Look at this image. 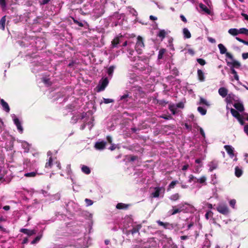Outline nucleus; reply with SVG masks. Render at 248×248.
Instances as JSON below:
<instances>
[{"label":"nucleus","mask_w":248,"mask_h":248,"mask_svg":"<svg viewBox=\"0 0 248 248\" xmlns=\"http://www.w3.org/2000/svg\"><path fill=\"white\" fill-rule=\"evenodd\" d=\"M144 47V44L143 38L139 36L137 37V41L135 45V49L138 54H141L142 49Z\"/></svg>","instance_id":"1"},{"label":"nucleus","mask_w":248,"mask_h":248,"mask_svg":"<svg viewBox=\"0 0 248 248\" xmlns=\"http://www.w3.org/2000/svg\"><path fill=\"white\" fill-rule=\"evenodd\" d=\"M217 210L220 213L223 215L227 216L230 213L229 209L228 206L225 204H219L217 208Z\"/></svg>","instance_id":"2"},{"label":"nucleus","mask_w":248,"mask_h":248,"mask_svg":"<svg viewBox=\"0 0 248 248\" xmlns=\"http://www.w3.org/2000/svg\"><path fill=\"white\" fill-rule=\"evenodd\" d=\"M108 80L107 78H102L100 80L98 85L97 86V91L98 92H100L101 91H104L106 87L108 86Z\"/></svg>","instance_id":"3"},{"label":"nucleus","mask_w":248,"mask_h":248,"mask_svg":"<svg viewBox=\"0 0 248 248\" xmlns=\"http://www.w3.org/2000/svg\"><path fill=\"white\" fill-rule=\"evenodd\" d=\"M187 203H181L177 205L178 208L176 206H172V209L170 211L171 215H174L177 213H179L184 210V207L185 205H187Z\"/></svg>","instance_id":"4"},{"label":"nucleus","mask_w":248,"mask_h":248,"mask_svg":"<svg viewBox=\"0 0 248 248\" xmlns=\"http://www.w3.org/2000/svg\"><path fill=\"white\" fill-rule=\"evenodd\" d=\"M218 47L219 49L220 54H225L226 57L230 59L231 60H233V56L230 53L227 52V49L223 44H218Z\"/></svg>","instance_id":"5"},{"label":"nucleus","mask_w":248,"mask_h":248,"mask_svg":"<svg viewBox=\"0 0 248 248\" xmlns=\"http://www.w3.org/2000/svg\"><path fill=\"white\" fill-rule=\"evenodd\" d=\"M232 60V62L226 61L227 64L230 67V68H231V67H232L233 69H234V68H239L241 66L240 62L234 60L233 58V60Z\"/></svg>","instance_id":"6"},{"label":"nucleus","mask_w":248,"mask_h":248,"mask_svg":"<svg viewBox=\"0 0 248 248\" xmlns=\"http://www.w3.org/2000/svg\"><path fill=\"white\" fill-rule=\"evenodd\" d=\"M155 191L151 194V196L153 198H158L159 196L160 192L162 190L164 191V188L162 187H155L154 188Z\"/></svg>","instance_id":"7"},{"label":"nucleus","mask_w":248,"mask_h":248,"mask_svg":"<svg viewBox=\"0 0 248 248\" xmlns=\"http://www.w3.org/2000/svg\"><path fill=\"white\" fill-rule=\"evenodd\" d=\"M107 142L104 141H97L95 143L94 148L99 150H102L105 148Z\"/></svg>","instance_id":"8"},{"label":"nucleus","mask_w":248,"mask_h":248,"mask_svg":"<svg viewBox=\"0 0 248 248\" xmlns=\"http://www.w3.org/2000/svg\"><path fill=\"white\" fill-rule=\"evenodd\" d=\"M20 232L22 233L27 234L29 236H32V235L36 234V231L34 230H29L27 229H24V228L21 229L20 230Z\"/></svg>","instance_id":"9"},{"label":"nucleus","mask_w":248,"mask_h":248,"mask_svg":"<svg viewBox=\"0 0 248 248\" xmlns=\"http://www.w3.org/2000/svg\"><path fill=\"white\" fill-rule=\"evenodd\" d=\"M224 149H225L226 151L228 153V154L231 157H233L234 156V153H233V148L232 147L231 145H225L224 147Z\"/></svg>","instance_id":"10"},{"label":"nucleus","mask_w":248,"mask_h":248,"mask_svg":"<svg viewBox=\"0 0 248 248\" xmlns=\"http://www.w3.org/2000/svg\"><path fill=\"white\" fill-rule=\"evenodd\" d=\"M233 107L239 112H243L245 110L243 104L242 103L237 102L233 104Z\"/></svg>","instance_id":"11"},{"label":"nucleus","mask_w":248,"mask_h":248,"mask_svg":"<svg viewBox=\"0 0 248 248\" xmlns=\"http://www.w3.org/2000/svg\"><path fill=\"white\" fill-rule=\"evenodd\" d=\"M197 75L199 81H200L201 82H203L205 80L204 74L202 70L198 69L197 70Z\"/></svg>","instance_id":"12"},{"label":"nucleus","mask_w":248,"mask_h":248,"mask_svg":"<svg viewBox=\"0 0 248 248\" xmlns=\"http://www.w3.org/2000/svg\"><path fill=\"white\" fill-rule=\"evenodd\" d=\"M130 206L129 204H125L124 203L120 202L117 204L116 205V208L120 210H127L129 206Z\"/></svg>","instance_id":"13"},{"label":"nucleus","mask_w":248,"mask_h":248,"mask_svg":"<svg viewBox=\"0 0 248 248\" xmlns=\"http://www.w3.org/2000/svg\"><path fill=\"white\" fill-rule=\"evenodd\" d=\"M14 124H16V125L17 127V129L18 131L22 133L23 131V128L21 126V123L19 120V119L17 118H16L14 119Z\"/></svg>","instance_id":"14"},{"label":"nucleus","mask_w":248,"mask_h":248,"mask_svg":"<svg viewBox=\"0 0 248 248\" xmlns=\"http://www.w3.org/2000/svg\"><path fill=\"white\" fill-rule=\"evenodd\" d=\"M22 147L24 149L25 153H28L30 150L31 145L27 141H24L22 142Z\"/></svg>","instance_id":"15"},{"label":"nucleus","mask_w":248,"mask_h":248,"mask_svg":"<svg viewBox=\"0 0 248 248\" xmlns=\"http://www.w3.org/2000/svg\"><path fill=\"white\" fill-rule=\"evenodd\" d=\"M218 93L222 97H225L227 95L228 90L224 87H221L218 90Z\"/></svg>","instance_id":"16"},{"label":"nucleus","mask_w":248,"mask_h":248,"mask_svg":"<svg viewBox=\"0 0 248 248\" xmlns=\"http://www.w3.org/2000/svg\"><path fill=\"white\" fill-rule=\"evenodd\" d=\"M0 104L2 105L3 109L7 112H9L10 111V108L7 102H6L3 99L0 100Z\"/></svg>","instance_id":"17"},{"label":"nucleus","mask_w":248,"mask_h":248,"mask_svg":"<svg viewBox=\"0 0 248 248\" xmlns=\"http://www.w3.org/2000/svg\"><path fill=\"white\" fill-rule=\"evenodd\" d=\"M120 43V38L118 36L115 37L111 41V47L114 48L117 47V45Z\"/></svg>","instance_id":"18"},{"label":"nucleus","mask_w":248,"mask_h":248,"mask_svg":"<svg viewBox=\"0 0 248 248\" xmlns=\"http://www.w3.org/2000/svg\"><path fill=\"white\" fill-rule=\"evenodd\" d=\"M167 34V32L165 30H160L157 34V36L163 40Z\"/></svg>","instance_id":"19"},{"label":"nucleus","mask_w":248,"mask_h":248,"mask_svg":"<svg viewBox=\"0 0 248 248\" xmlns=\"http://www.w3.org/2000/svg\"><path fill=\"white\" fill-rule=\"evenodd\" d=\"M217 163L215 161H211L209 164V170L210 171H213V170L216 169L217 167Z\"/></svg>","instance_id":"20"},{"label":"nucleus","mask_w":248,"mask_h":248,"mask_svg":"<svg viewBox=\"0 0 248 248\" xmlns=\"http://www.w3.org/2000/svg\"><path fill=\"white\" fill-rule=\"evenodd\" d=\"M180 198V195L179 193H175L171 195L169 199L172 202H176L179 200Z\"/></svg>","instance_id":"21"},{"label":"nucleus","mask_w":248,"mask_h":248,"mask_svg":"<svg viewBox=\"0 0 248 248\" xmlns=\"http://www.w3.org/2000/svg\"><path fill=\"white\" fill-rule=\"evenodd\" d=\"M5 22L6 16H4L0 20V29L2 31L5 30Z\"/></svg>","instance_id":"22"},{"label":"nucleus","mask_w":248,"mask_h":248,"mask_svg":"<svg viewBox=\"0 0 248 248\" xmlns=\"http://www.w3.org/2000/svg\"><path fill=\"white\" fill-rule=\"evenodd\" d=\"M230 111L232 115L236 119L239 118L241 116L238 111L234 108H231Z\"/></svg>","instance_id":"23"},{"label":"nucleus","mask_w":248,"mask_h":248,"mask_svg":"<svg viewBox=\"0 0 248 248\" xmlns=\"http://www.w3.org/2000/svg\"><path fill=\"white\" fill-rule=\"evenodd\" d=\"M200 8L206 14L210 15L211 14V11L203 4L200 3L199 4Z\"/></svg>","instance_id":"24"},{"label":"nucleus","mask_w":248,"mask_h":248,"mask_svg":"<svg viewBox=\"0 0 248 248\" xmlns=\"http://www.w3.org/2000/svg\"><path fill=\"white\" fill-rule=\"evenodd\" d=\"M228 32L233 36H236L239 33V30L235 28L230 29L228 31Z\"/></svg>","instance_id":"25"},{"label":"nucleus","mask_w":248,"mask_h":248,"mask_svg":"<svg viewBox=\"0 0 248 248\" xmlns=\"http://www.w3.org/2000/svg\"><path fill=\"white\" fill-rule=\"evenodd\" d=\"M140 228V225H137V226L133 227L131 230H129L128 232L131 233L132 234H134L137 232H138Z\"/></svg>","instance_id":"26"},{"label":"nucleus","mask_w":248,"mask_h":248,"mask_svg":"<svg viewBox=\"0 0 248 248\" xmlns=\"http://www.w3.org/2000/svg\"><path fill=\"white\" fill-rule=\"evenodd\" d=\"M166 52V49L165 48H161L158 52L157 59L161 60L163 59V55Z\"/></svg>","instance_id":"27"},{"label":"nucleus","mask_w":248,"mask_h":248,"mask_svg":"<svg viewBox=\"0 0 248 248\" xmlns=\"http://www.w3.org/2000/svg\"><path fill=\"white\" fill-rule=\"evenodd\" d=\"M184 37L186 38H190L191 36V33L187 28H184L183 30Z\"/></svg>","instance_id":"28"},{"label":"nucleus","mask_w":248,"mask_h":248,"mask_svg":"<svg viewBox=\"0 0 248 248\" xmlns=\"http://www.w3.org/2000/svg\"><path fill=\"white\" fill-rule=\"evenodd\" d=\"M81 170L86 174H89L91 173V170L90 168L87 166H83L81 168Z\"/></svg>","instance_id":"29"},{"label":"nucleus","mask_w":248,"mask_h":248,"mask_svg":"<svg viewBox=\"0 0 248 248\" xmlns=\"http://www.w3.org/2000/svg\"><path fill=\"white\" fill-rule=\"evenodd\" d=\"M242 174V170L238 167L235 168V175L237 177H240Z\"/></svg>","instance_id":"30"},{"label":"nucleus","mask_w":248,"mask_h":248,"mask_svg":"<svg viewBox=\"0 0 248 248\" xmlns=\"http://www.w3.org/2000/svg\"><path fill=\"white\" fill-rule=\"evenodd\" d=\"M6 0H0V6L2 11H5L6 10Z\"/></svg>","instance_id":"31"},{"label":"nucleus","mask_w":248,"mask_h":248,"mask_svg":"<svg viewBox=\"0 0 248 248\" xmlns=\"http://www.w3.org/2000/svg\"><path fill=\"white\" fill-rule=\"evenodd\" d=\"M230 70H231V73L234 75V78L236 80L238 81L239 80V76L237 75V72L234 69H233L232 67H231V68H230Z\"/></svg>","instance_id":"32"},{"label":"nucleus","mask_w":248,"mask_h":248,"mask_svg":"<svg viewBox=\"0 0 248 248\" xmlns=\"http://www.w3.org/2000/svg\"><path fill=\"white\" fill-rule=\"evenodd\" d=\"M157 223L159 225L163 226L164 228L167 229L168 228V226L169 225V223L168 222H163L160 220H157L156 221Z\"/></svg>","instance_id":"33"},{"label":"nucleus","mask_w":248,"mask_h":248,"mask_svg":"<svg viewBox=\"0 0 248 248\" xmlns=\"http://www.w3.org/2000/svg\"><path fill=\"white\" fill-rule=\"evenodd\" d=\"M156 103L159 105L165 106L168 103V102L166 101V100H165L164 99H161V100L157 99Z\"/></svg>","instance_id":"34"},{"label":"nucleus","mask_w":248,"mask_h":248,"mask_svg":"<svg viewBox=\"0 0 248 248\" xmlns=\"http://www.w3.org/2000/svg\"><path fill=\"white\" fill-rule=\"evenodd\" d=\"M115 68L114 66L111 65L108 68L107 73L109 76L111 77L112 76Z\"/></svg>","instance_id":"35"},{"label":"nucleus","mask_w":248,"mask_h":248,"mask_svg":"<svg viewBox=\"0 0 248 248\" xmlns=\"http://www.w3.org/2000/svg\"><path fill=\"white\" fill-rule=\"evenodd\" d=\"M178 183V181L177 180L172 181L168 186V190L170 189L174 188L175 185Z\"/></svg>","instance_id":"36"},{"label":"nucleus","mask_w":248,"mask_h":248,"mask_svg":"<svg viewBox=\"0 0 248 248\" xmlns=\"http://www.w3.org/2000/svg\"><path fill=\"white\" fill-rule=\"evenodd\" d=\"M206 181V177L205 176H202L200 178L197 179L195 183H199L200 184H204Z\"/></svg>","instance_id":"37"},{"label":"nucleus","mask_w":248,"mask_h":248,"mask_svg":"<svg viewBox=\"0 0 248 248\" xmlns=\"http://www.w3.org/2000/svg\"><path fill=\"white\" fill-rule=\"evenodd\" d=\"M52 165H53V164H52V157L50 156L49 158L48 162H47L46 163L45 167L46 168H50L52 167Z\"/></svg>","instance_id":"38"},{"label":"nucleus","mask_w":248,"mask_h":248,"mask_svg":"<svg viewBox=\"0 0 248 248\" xmlns=\"http://www.w3.org/2000/svg\"><path fill=\"white\" fill-rule=\"evenodd\" d=\"M198 111L202 115L206 114L207 110L206 109L201 107H199L197 108Z\"/></svg>","instance_id":"39"},{"label":"nucleus","mask_w":248,"mask_h":248,"mask_svg":"<svg viewBox=\"0 0 248 248\" xmlns=\"http://www.w3.org/2000/svg\"><path fill=\"white\" fill-rule=\"evenodd\" d=\"M42 235H38L31 242V244L34 245L38 243L42 238Z\"/></svg>","instance_id":"40"},{"label":"nucleus","mask_w":248,"mask_h":248,"mask_svg":"<svg viewBox=\"0 0 248 248\" xmlns=\"http://www.w3.org/2000/svg\"><path fill=\"white\" fill-rule=\"evenodd\" d=\"M37 172H28L24 174V176L26 177H34L36 175Z\"/></svg>","instance_id":"41"},{"label":"nucleus","mask_w":248,"mask_h":248,"mask_svg":"<svg viewBox=\"0 0 248 248\" xmlns=\"http://www.w3.org/2000/svg\"><path fill=\"white\" fill-rule=\"evenodd\" d=\"M199 104L205 105L207 106H209L208 102L205 99L202 97L200 98Z\"/></svg>","instance_id":"42"},{"label":"nucleus","mask_w":248,"mask_h":248,"mask_svg":"<svg viewBox=\"0 0 248 248\" xmlns=\"http://www.w3.org/2000/svg\"><path fill=\"white\" fill-rule=\"evenodd\" d=\"M239 33L245 34L248 35V29L246 28H241L239 29Z\"/></svg>","instance_id":"43"},{"label":"nucleus","mask_w":248,"mask_h":248,"mask_svg":"<svg viewBox=\"0 0 248 248\" xmlns=\"http://www.w3.org/2000/svg\"><path fill=\"white\" fill-rule=\"evenodd\" d=\"M129 97V94L128 93L124 94V95L120 97V100H123L124 102H127V98Z\"/></svg>","instance_id":"44"},{"label":"nucleus","mask_w":248,"mask_h":248,"mask_svg":"<svg viewBox=\"0 0 248 248\" xmlns=\"http://www.w3.org/2000/svg\"><path fill=\"white\" fill-rule=\"evenodd\" d=\"M138 158V156L130 155L128 157V160L130 162H133Z\"/></svg>","instance_id":"45"},{"label":"nucleus","mask_w":248,"mask_h":248,"mask_svg":"<svg viewBox=\"0 0 248 248\" xmlns=\"http://www.w3.org/2000/svg\"><path fill=\"white\" fill-rule=\"evenodd\" d=\"M213 215V213L211 211H208L205 215V218L208 219L210 217H212Z\"/></svg>","instance_id":"46"},{"label":"nucleus","mask_w":248,"mask_h":248,"mask_svg":"<svg viewBox=\"0 0 248 248\" xmlns=\"http://www.w3.org/2000/svg\"><path fill=\"white\" fill-rule=\"evenodd\" d=\"M197 62L201 65H204L206 64V62L204 60L201 58L197 59Z\"/></svg>","instance_id":"47"},{"label":"nucleus","mask_w":248,"mask_h":248,"mask_svg":"<svg viewBox=\"0 0 248 248\" xmlns=\"http://www.w3.org/2000/svg\"><path fill=\"white\" fill-rule=\"evenodd\" d=\"M197 178H196L194 175L190 174L189 176L188 182L191 183L192 181H194V182L195 183V181H197Z\"/></svg>","instance_id":"48"},{"label":"nucleus","mask_w":248,"mask_h":248,"mask_svg":"<svg viewBox=\"0 0 248 248\" xmlns=\"http://www.w3.org/2000/svg\"><path fill=\"white\" fill-rule=\"evenodd\" d=\"M104 103L105 104H108L114 102V100L109 98H103Z\"/></svg>","instance_id":"49"},{"label":"nucleus","mask_w":248,"mask_h":248,"mask_svg":"<svg viewBox=\"0 0 248 248\" xmlns=\"http://www.w3.org/2000/svg\"><path fill=\"white\" fill-rule=\"evenodd\" d=\"M229 203L231 207H232L233 208H234L236 204V200L234 199L231 200L229 202Z\"/></svg>","instance_id":"50"},{"label":"nucleus","mask_w":248,"mask_h":248,"mask_svg":"<svg viewBox=\"0 0 248 248\" xmlns=\"http://www.w3.org/2000/svg\"><path fill=\"white\" fill-rule=\"evenodd\" d=\"M85 202L87 206H90L93 204V201L89 199H85Z\"/></svg>","instance_id":"51"},{"label":"nucleus","mask_w":248,"mask_h":248,"mask_svg":"<svg viewBox=\"0 0 248 248\" xmlns=\"http://www.w3.org/2000/svg\"><path fill=\"white\" fill-rule=\"evenodd\" d=\"M169 109L172 112V114L174 115L176 113V109L173 108V106H170Z\"/></svg>","instance_id":"52"},{"label":"nucleus","mask_w":248,"mask_h":248,"mask_svg":"<svg viewBox=\"0 0 248 248\" xmlns=\"http://www.w3.org/2000/svg\"><path fill=\"white\" fill-rule=\"evenodd\" d=\"M176 107L178 108H184V104L182 102H179L176 104Z\"/></svg>","instance_id":"53"},{"label":"nucleus","mask_w":248,"mask_h":248,"mask_svg":"<svg viewBox=\"0 0 248 248\" xmlns=\"http://www.w3.org/2000/svg\"><path fill=\"white\" fill-rule=\"evenodd\" d=\"M200 132L203 138H205V133L203 130V129L202 127H200L199 128Z\"/></svg>","instance_id":"54"},{"label":"nucleus","mask_w":248,"mask_h":248,"mask_svg":"<svg viewBox=\"0 0 248 248\" xmlns=\"http://www.w3.org/2000/svg\"><path fill=\"white\" fill-rule=\"evenodd\" d=\"M240 124L242 125L244 124V120L242 116H240L239 118H237Z\"/></svg>","instance_id":"55"},{"label":"nucleus","mask_w":248,"mask_h":248,"mask_svg":"<svg viewBox=\"0 0 248 248\" xmlns=\"http://www.w3.org/2000/svg\"><path fill=\"white\" fill-rule=\"evenodd\" d=\"M50 0H42L40 1V4L41 5H45L47 3H48Z\"/></svg>","instance_id":"56"},{"label":"nucleus","mask_w":248,"mask_h":248,"mask_svg":"<svg viewBox=\"0 0 248 248\" xmlns=\"http://www.w3.org/2000/svg\"><path fill=\"white\" fill-rule=\"evenodd\" d=\"M107 141L110 144H112V138L110 136H108L107 137Z\"/></svg>","instance_id":"57"},{"label":"nucleus","mask_w":248,"mask_h":248,"mask_svg":"<svg viewBox=\"0 0 248 248\" xmlns=\"http://www.w3.org/2000/svg\"><path fill=\"white\" fill-rule=\"evenodd\" d=\"M242 58L244 60L248 59V52L243 53L242 54Z\"/></svg>","instance_id":"58"},{"label":"nucleus","mask_w":248,"mask_h":248,"mask_svg":"<svg viewBox=\"0 0 248 248\" xmlns=\"http://www.w3.org/2000/svg\"><path fill=\"white\" fill-rule=\"evenodd\" d=\"M180 18L181 19V20L185 23H186L187 22V19H186V18L185 17V16L183 15H181L180 16Z\"/></svg>","instance_id":"59"},{"label":"nucleus","mask_w":248,"mask_h":248,"mask_svg":"<svg viewBox=\"0 0 248 248\" xmlns=\"http://www.w3.org/2000/svg\"><path fill=\"white\" fill-rule=\"evenodd\" d=\"M244 131L246 134L248 136V124L245 125L244 128Z\"/></svg>","instance_id":"60"},{"label":"nucleus","mask_w":248,"mask_h":248,"mask_svg":"<svg viewBox=\"0 0 248 248\" xmlns=\"http://www.w3.org/2000/svg\"><path fill=\"white\" fill-rule=\"evenodd\" d=\"M208 40L212 43H216V40L213 38H211V37H208Z\"/></svg>","instance_id":"61"},{"label":"nucleus","mask_w":248,"mask_h":248,"mask_svg":"<svg viewBox=\"0 0 248 248\" xmlns=\"http://www.w3.org/2000/svg\"><path fill=\"white\" fill-rule=\"evenodd\" d=\"M185 126L186 129L191 130L192 129V127L191 125H188L187 123H185Z\"/></svg>","instance_id":"62"},{"label":"nucleus","mask_w":248,"mask_h":248,"mask_svg":"<svg viewBox=\"0 0 248 248\" xmlns=\"http://www.w3.org/2000/svg\"><path fill=\"white\" fill-rule=\"evenodd\" d=\"M43 81L46 84H48L50 82L49 79L46 78H44L43 79Z\"/></svg>","instance_id":"63"},{"label":"nucleus","mask_w":248,"mask_h":248,"mask_svg":"<svg viewBox=\"0 0 248 248\" xmlns=\"http://www.w3.org/2000/svg\"><path fill=\"white\" fill-rule=\"evenodd\" d=\"M241 15L245 18V19L248 21V15L245 14V13H242Z\"/></svg>","instance_id":"64"}]
</instances>
